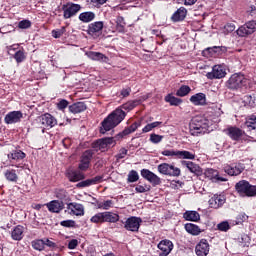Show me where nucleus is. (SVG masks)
<instances>
[{
  "mask_svg": "<svg viewBox=\"0 0 256 256\" xmlns=\"http://www.w3.org/2000/svg\"><path fill=\"white\" fill-rule=\"evenodd\" d=\"M125 117H127V113H125V111H123L121 108H116L102 121L100 133L105 135L107 131L115 129V127H117V125H119L125 119Z\"/></svg>",
  "mask_w": 256,
  "mask_h": 256,
  "instance_id": "nucleus-1",
  "label": "nucleus"
},
{
  "mask_svg": "<svg viewBox=\"0 0 256 256\" xmlns=\"http://www.w3.org/2000/svg\"><path fill=\"white\" fill-rule=\"evenodd\" d=\"M190 135L197 137V135H205L209 131V120L203 116H195L189 124Z\"/></svg>",
  "mask_w": 256,
  "mask_h": 256,
  "instance_id": "nucleus-2",
  "label": "nucleus"
},
{
  "mask_svg": "<svg viewBox=\"0 0 256 256\" xmlns=\"http://www.w3.org/2000/svg\"><path fill=\"white\" fill-rule=\"evenodd\" d=\"M247 85H249V79H247L245 75L241 73L232 74L229 80L226 82L228 89H232L233 91L243 89V87H247Z\"/></svg>",
  "mask_w": 256,
  "mask_h": 256,
  "instance_id": "nucleus-3",
  "label": "nucleus"
},
{
  "mask_svg": "<svg viewBox=\"0 0 256 256\" xmlns=\"http://www.w3.org/2000/svg\"><path fill=\"white\" fill-rule=\"evenodd\" d=\"M235 189L241 197H255L256 195V186L250 185L246 180L236 183Z\"/></svg>",
  "mask_w": 256,
  "mask_h": 256,
  "instance_id": "nucleus-4",
  "label": "nucleus"
},
{
  "mask_svg": "<svg viewBox=\"0 0 256 256\" xmlns=\"http://www.w3.org/2000/svg\"><path fill=\"white\" fill-rule=\"evenodd\" d=\"M116 142L115 138L113 137H105L96 140L95 142L92 143V149L96 152H101L105 153V151H109V149L112 147H115Z\"/></svg>",
  "mask_w": 256,
  "mask_h": 256,
  "instance_id": "nucleus-5",
  "label": "nucleus"
},
{
  "mask_svg": "<svg viewBox=\"0 0 256 256\" xmlns=\"http://www.w3.org/2000/svg\"><path fill=\"white\" fill-rule=\"evenodd\" d=\"M157 169L161 175H166L167 177H179L181 175V169L173 164L162 163L158 165Z\"/></svg>",
  "mask_w": 256,
  "mask_h": 256,
  "instance_id": "nucleus-6",
  "label": "nucleus"
},
{
  "mask_svg": "<svg viewBox=\"0 0 256 256\" xmlns=\"http://www.w3.org/2000/svg\"><path fill=\"white\" fill-rule=\"evenodd\" d=\"M256 31V20H251L246 22L244 25L240 26L236 33L238 37H247L248 35H253Z\"/></svg>",
  "mask_w": 256,
  "mask_h": 256,
  "instance_id": "nucleus-7",
  "label": "nucleus"
},
{
  "mask_svg": "<svg viewBox=\"0 0 256 256\" xmlns=\"http://www.w3.org/2000/svg\"><path fill=\"white\" fill-rule=\"evenodd\" d=\"M64 19H71L81 11V5L68 2L62 6Z\"/></svg>",
  "mask_w": 256,
  "mask_h": 256,
  "instance_id": "nucleus-8",
  "label": "nucleus"
},
{
  "mask_svg": "<svg viewBox=\"0 0 256 256\" xmlns=\"http://www.w3.org/2000/svg\"><path fill=\"white\" fill-rule=\"evenodd\" d=\"M10 163L11 167H16L17 169H23V166H21V164H15V161H23V159H25V157H27V155L25 154V152L21 151V150H13L11 153H9L7 155Z\"/></svg>",
  "mask_w": 256,
  "mask_h": 256,
  "instance_id": "nucleus-9",
  "label": "nucleus"
},
{
  "mask_svg": "<svg viewBox=\"0 0 256 256\" xmlns=\"http://www.w3.org/2000/svg\"><path fill=\"white\" fill-rule=\"evenodd\" d=\"M141 223H143V220L140 217L131 216L125 221L124 228L126 231H132L133 233H136L139 231Z\"/></svg>",
  "mask_w": 256,
  "mask_h": 256,
  "instance_id": "nucleus-10",
  "label": "nucleus"
},
{
  "mask_svg": "<svg viewBox=\"0 0 256 256\" xmlns=\"http://www.w3.org/2000/svg\"><path fill=\"white\" fill-rule=\"evenodd\" d=\"M141 177H143V179L151 183L153 187H157V185H161V178L149 169H142Z\"/></svg>",
  "mask_w": 256,
  "mask_h": 256,
  "instance_id": "nucleus-11",
  "label": "nucleus"
},
{
  "mask_svg": "<svg viewBox=\"0 0 256 256\" xmlns=\"http://www.w3.org/2000/svg\"><path fill=\"white\" fill-rule=\"evenodd\" d=\"M103 27H105V23L103 21L92 22L88 25L87 33L91 37H99V35L103 33Z\"/></svg>",
  "mask_w": 256,
  "mask_h": 256,
  "instance_id": "nucleus-12",
  "label": "nucleus"
},
{
  "mask_svg": "<svg viewBox=\"0 0 256 256\" xmlns=\"http://www.w3.org/2000/svg\"><path fill=\"white\" fill-rule=\"evenodd\" d=\"M91 159H93V151L86 150L80 158L78 169H80V171H87L89 165H91Z\"/></svg>",
  "mask_w": 256,
  "mask_h": 256,
  "instance_id": "nucleus-13",
  "label": "nucleus"
},
{
  "mask_svg": "<svg viewBox=\"0 0 256 256\" xmlns=\"http://www.w3.org/2000/svg\"><path fill=\"white\" fill-rule=\"evenodd\" d=\"M173 242L169 239H164V240H161L158 245H157V248L161 251L159 253V256H168L171 251H173Z\"/></svg>",
  "mask_w": 256,
  "mask_h": 256,
  "instance_id": "nucleus-14",
  "label": "nucleus"
},
{
  "mask_svg": "<svg viewBox=\"0 0 256 256\" xmlns=\"http://www.w3.org/2000/svg\"><path fill=\"white\" fill-rule=\"evenodd\" d=\"M227 75L225 67L222 65H215L211 72L206 74L207 79H223Z\"/></svg>",
  "mask_w": 256,
  "mask_h": 256,
  "instance_id": "nucleus-15",
  "label": "nucleus"
},
{
  "mask_svg": "<svg viewBox=\"0 0 256 256\" xmlns=\"http://www.w3.org/2000/svg\"><path fill=\"white\" fill-rule=\"evenodd\" d=\"M67 209L70 215H76L77 217H83V215H85V207H83V204L71 202L67 204Z\"/></svg>",
  "mask_w": 256,
  "mask_h": 256,
  "instance_id": "nucleus-16",
  "label": "nucleus"
},
{
  "mask_svg": "<svg viewBox=\"0 0 256 256\" xmlns=\"http://www.w3.org/2000/svg\"><path fill=\"white\" fill-rule=\"evenodd\" d=\"M22 117H23V112L12 111L6 114L4 118V122L6 123V125H14L15 123H20Z\"/></svg>",
  "mask_w": 256,
  "mask_h": 256,
  "instance_id": "nucleus-17",
  "label": "nucleus"
},
{
  "mask_svg": "<svg viewBox=\"0 0 256 256\" xmlns=\"http://www.w3.org/2000/svg\"><path fill=\"white\" fill-rule=\"evenodd\" d=\"M38 122L40 123V125H42V127H55V125H57V119H55V117H53V115L46 113L43 114L42 116L38 117Z\"/></svg>",
  "mask_w": 256,
  "mask_h": 256,
  "instance_id": "nucleus-18",
  "label": "nucleus"
},
{
  "mask_svg": "<svg viewBox=\"0 0 256 256\" xmlns=\"http://www.w3.org/2000/svg\"><path fill=\"white\" fill-rule=\"evenodd\" d=\"M195 253L197 256H208L209 242L206 239H201L195 247Z\"/></svg>",
  "mask_w": 256,
  "mask_h": 256,
  "instance_id": "nucleus-19",
  "label": "nucleus"
},
{
  "mask_svg": "<svg viewBox=\"0 0 256 256\" xmlns=\"http://www.w3.org/2000/svg\"><path fill=\"white\" fill-rule=\"evenodd\" d=\"M225 201L226 199L224 195L215 194L209 199L208 203L211 209H219L220 207H223V205H225Z\"/></svg>",
  "mask_w": 256,
  "mask_h": 256,
  "instance_id": "nucleus-20",
  "label": "nucleus"
},
{
  "mask_svg": "<svg viewBox=\"0 0 256 256\" xmlns=\"http://www.w3.org/2000/svg\"><path fill=\"white\" fill-rule=\"evenodd\" d=\"M46 207L50 213H59L65 209V203L59 200H52L46 203Z\"/></svg>",
  "mask_w": 256,
  "mask_h": 256,
  "instance_id": "nucleus-21",
  "label": "nucleus"
},
{
  "mask_svg": "<svg viewBox=\"0 0 256 256\" xmlns=\"http://www.w3.org/2000/svg\"><path fill=\"white\" fill-rule=\"evenodd\" d=\"M224 172L230 175V177H235L243 173V166H241V164L225 165Z\"/></svg>",
  "mask_w": 256,
  "mask_h": 256,
  "instance_id": "nucleus-22",
  "label": "nucleus"
},
{
  "mask_svg": "<svg viewBox=\"0 0 256 256\" xmlns=\"http://www.w3.org/2000/svg\"><path fill=\"white\" fill-rule=\"evenodd\" d=\"M181 165L183 167H187L188 171L194 175H203V169L201 166L195 164L194 162L183 160L181 161Z\"/></svg>",
  "mask_w": 256,
  "mask_h": 256,
  "instance_id": "nucleus-23",
  "label": "nucleus"
},
{
  "mask_svg": "<svg viewBox=\"0 0 256 256\" xmlns=\"http://www.w3.org/2000/svg\"><path fill=\"white\" fill-rule=\"evenodd\" d=\"M190 101L196 106L207 105V96L204 93H197L190 97Z\"/></svg>",
  "mask_w": 256,
  "mask_h": 256,
  "instance_id": "nucleus-24",
  "label": "nucleus"
},
{
  "mask_svg": "<svg viewBox=\"0 0 256 256\" xmlns=\"http://www.w3.org/2000/svg\"><path fill=\"white\" fill-rule=\"evenodd\" d=\"M143 101H145V97H143L142 99H136V100H132V101H128L125 104H123L122 106H120L118 109H122V111H133V109L139 105H141L143 103Z\"/></svg>",
  "mask_w": 256,
  "mask_h": 256,
  "instance_id": "nucleus-25",
  "label": "nucleus"
},
{
  "mask_svg": "<svg viewBox=\"0 0 256 256\" xmlns=\"http://www.w3.org/2000/svg\"><path fill=\"white\" fill-rule=\"evenodd\" d=\"M205 176L208 179H211L212 181H221V182L227 181V178L219 176V172L213 168H208L205 171Z\"/></svg>",
  "mask_w": 256,
  "mask_h": 256,
  "instance_id": "nucleus-26",
  "label": "nucleus"
},
{
  "mask_svg": "<svg viewBox=\"0 0 256 256\" xmlns=\"http://www.w3.org/2000/svg\"><path fill=\"white\" fill-rule=\"evenodd\" d=\"M228 135L232 138L233 141H239L243 135H245V131L241 130V128L230 127L228 128Z\"/></svg>",
  "mask_w": 256,
  "mask_h": 256,
  "instance_id": "nucleus-27",
  "label": "nucleus"
},
{
  "mask_svg": "<svg viewBox=\"0 0 256 256\" xmlns=\"http://www.w3.org/2000/svg\"><path fill=\"white\" fill-rule=\"evenodd\" d=\"M183 219H185V221L197 223L198 221H201V215L197 211L188 210L183 213Z\"/></svg>",
  "mask_w": 256,
  "mask_h": 256,
  "instance_id": "nucleus-28",
  "label": "nucleus"
},
{
  "mask_svg": "<svg viewBox=\"0 0 256 256\" xmlns=\"http://www.w3.org/2000/svg\"><path fill=\"white\" fill-rule=\"evenodd\" d=\"M66 177H68L69 181H71L72 183H77V181L85 179L83 173L75 170H68L66 172Z\"/></svg>",
  "mask_w": 256,
  "mask_h": 256,
  "instance_id": "nucleus-29",
  "label": "nucleus"
},
{
  "mask_svg": "<svg viewBox=\"0 0 256 256\" xmlns=\"http://www.w3.org/2000/svg\"><path fill=\"white\" fill-rule=\"evenodd\" d=\"M103 177L101 176H95L94 178H90L84 181L79 182L76 187H91V185H97V183H101Z\"/></svg>",
  "mask_w": 256,
  "mask_h": 256,
  "instance_id": "nucleus-30",
  "label": "nucleus"
},
{
  "mask_svg": "<svg viewBox=\"0 0 256 256\" xmlns=\"http://www.w3.org/2000/svg\"><path fill=\"white\" fill-rule=\"evenodd\" d=\"M87 110V105H85V102H76L69 106L70 113H73L76 115L77 113H83V111Z\"/></svg>",
  "mask_w": 256,
  "mask_h": 256,
  "instance_id": "nucleus-31",
  "label": "nucleus"
},
{
  "mask_svg": "<svg viewBox=\"0 0 256 256\" xmlns=\"http://www.w3.org/2000/svg\"><path fill=\"white\" fill-rule=\"evenodd\" d=\"M86 55L89 59H92V61H103L104 63H107V61H109V58L101 52L90 51L86 53Z\"/></svg>",
  "mask_w": 256,
  "mask_h": 256,
  "instance_id": "nucleus-32",
  "label": "nucleus"
},
{
  "mask_svg": "<svg viewBox=\"0 0 256 256\" xmlns=\"http://www.w3.org/2000/svg\"><path fill=\"white\" fill-rule=\"evenodd\" d=\"M187 17V9L185 7H180L171 17L172 21L175 23L183 21Z\"/></svg>",
  "mask_w": 256,
  "mask_h": 256,
  "instance_id": "nucleus-33",
  "label": "nucleus"
},
{
  "mask_svg": "<svg viewBox=\"0 0 256 256\" xmlns=\"http://www.w3.org/2000/svg\"><path fill=\"white\" fill-rule=\"evenodd\" d=\"M184 229L189 233V235H201V228L196 224L187 223L185 224Z\"/></svg>",
  "mask_w": 256,
  "mask_h": 256,
  "instance_id": "nucleus-34",
  "label": "nucleus"
},
{
  "mask_svg": "<svg viewBox=\"0 0 256 256\" xmlns=\"http://www.w3.org/2000/svg\"><path fill=\"white\" fill-rule=\"evenodd\" d=\"M24 231H25V228H23V226L21 225L16 226L11 232L12 239L14 241H21V239H23Z\"/></svg>",
  "mask_w": 256,
  "mask_h": 256,
  "instance_id": "nucleus-35",
  "label": "nucleus"
},
{
  "mask_svg": "<svg viewBox=\"0 0 256 256\" xmlns=\"http://www.w3.org/2000/svg\"><path fill=\"white\" fill-rule=\"evenodd\" d=\"M4 177L10 183H17L19 181V176L17 175V171L15 169H8L4 173Z\"/></svg>",
  "mask_w": 256,
  "mask_h": 256,
  "instance_id": "nucleus-36",
  "label": "nucleus"
},
{
  "mask_svg": "<svg viewBox=\"0 0 256 256\" xmlns=\"http://www.w3.org/2000/svg\"><path fill=\"white\" fill-rule=\"evenodd\" d=\"M104 213V223H117L119 221L120 217L119 214L114 212H103Z\"/></svg>",
  "mask_w": 256,
  "mask_h": 256,
  "instance_id": "nucleus-37",
  "label": "nucleus"
},
{
  "mask_svg": "<svg viewBox=\"0 0 256 256\" xmlns=\"http://www.w3.org/2000/svg\"><path fill=\"white\" fill-rule=\"evenodd\" d=\"M79 20L82 21V23H91V21L95 20V12H82L79 15Z\"/></svg>",
  "mask_w": 256,
  "mask_h": 256,
  "instance_id": "nucleus-38",
  "label": "nucleus"
},
{
  "mask_svg": "<svg viewBox=\"0 0 256 256\" xmlns=\"http://www.w3.org/2000/svg\"><path fill=\"white\" fill-rule=\"evenodd\" d=\"M139 127H141V122H134L132 125H130L129 127L125 128L122 132H121V137H125L127 135H131V133H135V131H137V129H139Z\"/></svg>",
  "mask_w": 256,
  "mask_h": 256,
  "instance_id": "nucleus-39",
  "label": "nucleus"
},
{
  "mask_svg": "<svg viewBox=\"0 0 256 256\" xmlns=\"http://www.w3.org/2000/svg\"><path fill=\"white\" fill-rule=\"evenodd\" d=\"M244 127L248 129V131H253L256 129V116L251 115L248 118H246V121L244 123Z\"/></svg>",
  "mask_w": 256,
  "mask_h": 256,
  "instance_id": "nucleus-40",
  "label": "nucleus"
},
{
  "mask_svg": "<svg viewBox=\"0 0 256 256\" xmlns=\"http://www.w3.org/2000/svg\"><path fill=\"white\" fill-rule=\"evenodd\" d=\"M164 100L166 101V103H169L174 107H178V105H181V103H183L182 99L173 96V94H168L167 96H165Z\"/></svg>",
  "mask_w": 256,
  "mask_h": 256,
  "instance_id": "nucleus-41",
  "label": "nucleus"
},
{
  "mask_svg": "<svg viewBox=\"0 0 256 256\" xmlns=\"http://www.w3.org/2000/svg\"><path fill=\"white\" fill-rule=\"evenodd\" d=\"M96 207L103 209V211H109V209L113 208V200H105L103 202L96 200Z\"/></svg>",
  "mask_w": 256,
  "mask_h": 256,
  "instance_id": "nucleus-42",
  "label": "nucleus"
},
{
  "mask_svg": "<svg viewBox=\"0 0 256 256\" xmlns=\"http://www.w3.org/2000/svg\"><path fill=\"white\" fill-rule=\"evenodd\" d=\"M195 153L189 152L187 150H178V158L177 159H188L190 161L195 160Z\"/></svg>",
  "mask_w": 256,
  "mask_h": 256,
  "instance_id": "nucleus-43",
  "label": "nucleus"
},
{
  "mask_svg": "<svg viewBox=\"0 0 256 256\" xmlns=\"http://www.w3.org/2000/svg\"><path fill=\"white\" fill-rule=\"evenodd\" d=\"M125 25V18L118 16L116 18V31H118V33H125Z\"/></svg>",
  "mask_w": 256,
  "mask_h": 256,
  "instance_id": "nucleus-44",
  "label": "nucleus"
},
{
  "mask_svg": "<svg viewBox=\"0 0 256 256\" xmlns=\"http://www.w3.org/2000/svg\"><path fill=\"white\" fill-rule=\"evenodd\" d=\"M91 223L103 224L105 223L104 212H98L90 218Z\"/></svg>",
  "mask_w": 256,
  "mask_h": 256,
  "instance_id": "nucleus-45",
  "label": "nucleus"
},
{
  "mask_svg": "<svg viewBox=\"0 0 256 256\" xmlns=\"http://www.w3.org/2000/svg\"><path fill=\"white\" fill-rule=\"evenodd\" d=\"M191 93V87L182 85L176 92L177 97H187Z\"/></svg>",
  "mask_w": 256,
  "mask_h": 256,
  "instance_id": "nucleus-46",
  "label": "nucleus"
},
{
  "mask_svg": "<svg viewBox=\"0 0 256 256\" xmlns=\"http://www.w3.org/2000/svg\"><path fill=\"white\" fill-rule=\"evenodd\" d=\"M32 247L35 251H43L45 249V240L38 239L32 241Z\"/></svg>",
  "mask_w": 256,
  "mask_h": 256,
  "instance_id": "nucleus-47",
  "label": "nucleus"
},
{
  "mask_svg": "<svg viewBox=\"0 0 256 256\" xmlns=\"http://www.w3.org/2000/svg\"><path fill=\"white\" fill-rule=\"evenodd\" d=\"M161 123L163 122H152L147 124L143 129H142V133H149L150 131H153V129H157V127H160Z\"/></svg>",
  "mask_w": 256,
  "mask_h": 256,
  "instance_id": "nucleus-48",
  "label": "nucleus"
},
{
  "mask_svg": "<svg viewBox=\"0 0 256 256\" xmlns=\"http://www.w3.org/2000/svg\"><path fill=\"white\" fill-rule=\"evenodd\" d=\"M161 155H163L164 157H175L177 159L178 155H179V150L166 149V150L161 152Z\"/></svg>",
  "mask_w": 256,
  "mask_h": 256,
  "instance_id": "nucleus-49",
  "label": "nucleus"
},
{
  "mask_svg": "<svg viewBox=\"0 0 256 256\" xmlns=\"http://www.w3.org/2000/svg\"><path fill=\"white\" fill-rule=\"evenodd\" d=\"M128 183H136V181H139V173L135 170H131L128 173V178H127Z\"/></svg>",
  "mask_w": 256,
  "mask_h": 256,
  "instance_id": "nucleus-50",
  "label": "nucleus"
},
{
  "mask_svg": "<svg viewBox=\"0 0 256 256\" xmlns=\"http://www.w3.org/2000/svg\"><path fill=\"white\" fill-rule=\"evenodd\" d=\"M150 143H153L154 145H157L163 141V135L152 133L150 134Z\"/></svg>",
  "mask_w": 256,
  "mask_h": 256,
  "instance_id": "nucleus-51",
  "label": "nucleus"
},
{
  "mask_svg": "<svg viewBox=\"0 0 256 256\" xmlns=\"http://www.w3.org/2000/svg\"><path fill=\"white\" fill-rule=\"evenodd\" d=\"M14 59L17 63H23V61H25V52H23V50H18L14 54Z\"/></svg>",
  "mask_w": 256,
  "mask_h": 256,
  "instance_id": "nucleus-52",
  "label": "nucleus"
},
{
  "mask_svg": "<svg viewBox=\"0 0 256 256\" xmlns=\"http://www.w3.org/2000/svg\"><path fill=\"white\" fill-rule=\"evenodd\" d=\"M55 195L57 199H60L61 201L67 199V191L65 189H56Z\"/></svg>",
  "mask_w": 256,
  "mask_h": 256,
  "instance_id": "nucleus-53",
  "label": "nucleus"
},
{
  "mask_svg": "<svg viewBox=\"0 0 256 256\" xmlns=\"http://www.w3.org/2000/svg\"><path fill=\"white\" fill-rule=\"evenodd\" d=\"M65 31V27H62L61 29L57 30H52V37H54V39H60V37L65 34Z\"/></svg>",
  "mask_w": 256,
  "mask_h": 256,
  "instance_id": "nucleus-54",
  "label": "nucleus"
},
{
  "mask_svg": "<svg viewBox=\"0 0 256 256\" xmlns=\"http://www.w3.org/2000/svg\"><path fill=\"white\" fill-rule=\"evenodd\" d=\"M217 228L219 231L227 232V231H229V229H231V226L229 225V222L224 221V222L219 223L217 225Z\"/></svg>",
  "mask_w": 256,
  "mask_h": 256,
  "instance_id": "nucleus-55",
  "label": "nucleus"
},
{
  "mask_svg": "<svg viewBox=\"0 0 256 256\" xmlns=\"http://www.w3.org/2000/svg\"><path fill=\"white\" fill-rule=\"evenodd\" d=\"M69 106V101L62 99L57 103V109H59V111H65V109H67V107Z\"/></svg>",
  "mask_w": 256,
  "mask_h": 256,
  "instance_id": "nucleus-56",
  "label": "nucleus"
},
{
  "mask_svg": "<svg viewBox=\"0 0 256 256\" xmlns=\"http://www.w3.org/2000/svg\"><path fill=\"white\" fill-rule=\"evenodd\" d=\"M136 193H147V191H151V186H143V185H137L135 187Z\"/></svg>",
  "mask_w": 256,
  "mask_h": 256,
  "instance_id": "nucleus-57",
  "label": "nucleus"
},
{
  "mask_svg": "<svg viewBox=\"0 0 256 256\" xmlns=\"http://www.w3.org/2000/svg\"><path fill=\"white\" fill-rule=\"evenodd\" d=\"M60 225L62 227L71 228V227H75V225H77V223L74 220H64V221L60 222Z\"/></svg>",
  "mask_w": 256,
  "mask_h": 256,
  "instance_id": "nucleus-58",
  "label": "nucleus"
},
{
  "mask_svg": "<svg viewBox=\"0 0 256 256\" xmlns=\"http://www.w3.org/2000/svg\"><path fill=\"white\" fill-rule=\"evenodd\" d=\"M19 29H29L31 27V21L29 20H22L18 24Z\"/></svg>",
  "mask_w": 256,
  "mask_h": 256,
  "instance_id": "nucleus-59",
  "label": "nucleus"
},
{
  "mask_svg": "<svg viewBox=\"0 0 256 256\" xmlns=\"http://www.w3.org/2000/svg\"><path fill=\"white\" fill-rule=\"evenodd\" d=\"M127 153H129V151L125 148H121L119 153L116 155L117 159H125V157H127Z\"/></svg>",
  "mask_w": 256,
  "mask_h": 256,
  "instance_id": "nucleus-60",
  "label": "nucleus"
},
{
  "mask_svg": "<svg viewBox=\"0 0 256 256\" xmlns=\"http://www.w3.org/2000/svg\"><path fill=\"white\" fill-rule=\"evenodd\" d=\"M234 30H235V24L233 23H228L224 26L225 33H233Z\"/></svg>",
  "mask_w": 256,
  "mask_h": 256,
  "instance_id": "nucleus-61",
  "label": "nucleus"
},
{
  "mask_svg": "<svg viewBox=\"0 0 256 256\" xmlns=\"http://www.w3.org/2000/svg\"><path fill=\"white\" fill-rule=\"evenodd\" d=\"M90 3H92L94 7H101V5H105L107 3V0H90Z\"/></svg>",
  "mask_w": 256,
  "mask_h": 256,
  "instance_id": "nucleus-62",
  "label": "nucleus"
},
{
  "mask_svg": "<svg viewBox=\"0 0 256 256\" xmlns=\"http://www.w3.org/2000/svg\"><path fill=\"white\" fill-rule=\"evenodd\" d=\"M44 245H46V247H49L50 249H57V244L49 239H46L44 241Z\"/></svg>",
  "mask_w": 256,
  "mask_h": 256,
  "instance_id": "nucleus-63",
  "label": "nucleus"
},
{
  "mask_svg": "<svg viewBox=\"0 0 256 256\" xmlns=\"http://www.w3.org/2000/svg\"><path fill=\"white\" fill-rule=\"evenodd\" d=\"M79 245V241L77 239H72L68 243V249H76Z\"/></svg>",
  "mask_w": 256,
  "mask_h": 256,
  "instance_id": "nucleus-64",
  "label": "nucleus"
}]
</instances>
